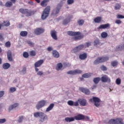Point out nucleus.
I'll use <instances>...</instances> for the list:
<instances>
[{"label": "nucleus", "instance_id": "nucleus-17", "mask_svg": "<svg viewBox=\"0 0 124 124\" xmlns=\"http://www.w3.org/2000/svg\"><path fill=\"white\" fill-rule=\"evenodd\" d=\"M7 59L9 62H12L13 58H12V52L11 50H9L7 52Z\"/></svg>", "mask_w": 124, "mask_h": 124}, {"label": "nucleus", "instance_id": "nucleus-52", "mask_svg": "<svg viewBox=\"0 0 124 124\" xmlns=\"http://www.w3.org/2000/svg\"><path fill=\"white\" fill-rule=\"evenodd\" d=\"M116 17L117 19H124V16L122 15H117Z\"/></svg>", "mask_w": 124, "mask_h": 124}, {"label": "nucleus", "instance_id": "nucleus-31", "mask_svg": "<svg viewBox=\"0 0 124 124\" xmlns=\"http://www.w3.org/2000/svg\"><path fill=\"white\" fill-rule=\"evenodd\" d=\"M62 68V63H59L56 66V70H61Z\"/></svg>", "mask_w": 124, "mask_h": 124}, {"label": "nucleus", "instance_id": "nucleus-46", "mask_svg": "<svg viewBox=\"0 0 124 124\" xmlns=\"http://www.w3.org/2000/svg\"><path fill=\"white\" fill-rule=\"evenodd\" d=\"M100 68L103 71H106L107 70V67L104 65L101 66Z\"/></svg>", "mask_w": 124, "mask_h": 124}, {"label": "nucleus", "instance_id": "nucleus-33", "mask_svg": "<svg viewBox=\"0 0 124 124\" xmlns=\"http://www.w3.org/2000/svg\"><path fill=\"white\" fill-rule=\"evenodd\" d=\"M99 81H100V78H93V82L94 84H98L99 83Z\"/></svg>", "mask_w": 124, "mask_h": 124}, {"label": "nucleus", "instance_id": "nucleus-40", "mask_svg": "<svg viewBox=\"0 0 124 124\" xmlns=\"http://www.w3.org/2000/svg\"><path fill=\"white\" fill-rule=\"evenodd\" d=\"M27 44L31 47H34V43H32L31 41H27Z\"/></svg>", "mask_w": 124, "mask_h": 124}, {"label": "nucleus", "instance_id": "nucleus-36", "mask_svg": "<svg viewBox=\"0 0 124 124\" xmlns=\"http://www.w3.org/2000/svg\"><path fill=\"white\" fill-rule=\"evenodd\" d=\"M101 36L102 38H106V37L108 36V34L106 32H102Z\"/></svg>", "mask_w": 124, "mask_h": 124}, {"label": "nucleus", "instance_id": "nucleus-60", "mask_svg": "<svg viewBox=\"0 0 124 124\" xmlns=\"http://www.w3.org/2000/svg\"><path fill=\"white\" fill-rule=\"evenodd\" d=\"M79 102L78 101H76L75 102H74V106H79Z\"/></svg>", "mask_w": 124, "mask_h": 124}, {"label": "nucleus", "instance_id": "nucleus-62", "mask_svg": "<svg viewBox=\"0 0 124 124\" xmlns=\"http://www.w3.org/2000/svg\"><path fill=\"white\" fill-rule=\"evenodd\" d=\"M37 75H43V71H39L37 73Z\"/></svg>", "mask_w": 124, "mask_h": 124}, {"label": "nucleus", "instance_id": "nucleus-16", "mask_svg": "<svg viewBox=\"0 0 124 124\" xmlns=\"http://www.w3.org/2000/svg\"><path fill=\"white\" fill-rule=\"evenodd\" d=\"M103 29H110V24H102L98 27V30H102Z\"/></svg>", "mask_w": 124, "mask_h": 124}, {"label": "nucleus", "instance_id": "nucleus-34", "mask_svg": "<svg viewBox=\"0 0 124 124\" xmlns=\"http://www.w3.org/2000/svg\"><path fill=\"white\" fill-rule=\"evenodd\" d=\"M84 23H85V21L83 19H79L78 20V24L79 26H83Z\"/></svg>", "mask_w": 124, "mask_h": 124}, {"label": "nucleus", "instance_id": "nucleus-58", "mask_svg": "<svg viewBox=\"0 0 124 124\" xmlns=\"http://www.w3.org/2000/svg\"><path fill=\"white\" fill-rule=\"evenodd\" d=\"M122 23V21L120 19H117L115 20V24H117L118 25L121 24Z\"/></svg>", "mask_w": 124, "mask_h": 124}, {"label": "nucleus", "instance_id": "nucleus-30", "mask_svg": "<svg viewBox=\"0 0 124 124\" xmlns=\"http://www.w3.org/2000/svg\"><path fill=\"white\" fill-rule=\"evenodd\" d=\"M48 1H49V0H43L41 2V5L44 7H45V6L47 5V2H48Z\"/></svg>", "mask_w": 124, "mask_h": 124}, {"label": "nucleus", "instance_id": "nucleus-35", "mask_svg": "<svg viewBox=\"0 0 124 124\" xmlns=\"http://www.w3.org/2000/svg\"><path fill=\"white\" fill-rule=\"evenodd\" d=\"M29 54L31 57H34L36 55V52L34 50L30 51Z\"/></svg>", "mask_w": 124, "mask_h": 124}, {"label": "nucleus", "instance_id": "nucleus-37", "mask_svg": "<svg viewBox=\"0 0 124 124\" xmlns=\"http://www.w3.org/2000/svg\"><path fill=\"white\" fill-rule=\"evenodd\" d=\"M5 6L6 7H11L12 6V2L11 1H7L5 3Z\"/></svg>", "mask_w": 124, "mask_h": 124}, {"label": "nucleus", "instance_id": "nucleus-19", "mask_svg": "<svg viewBox=\"0 0 124 124\" xmlns=\"http://www.w3.org/2000/svg\"><path fill=\"white\" fill-rule=\"evenodd\" d=\"M78 101L81 106H86L87 104V100L85 99H78Z\"/></svg>", "mask_w": 124, "mask_h": 124}, {"label": "nucleus", "instance_id": "nucleus-13", "mask_svg": "<svg viewBox=\"0 0 124 124\" xmlns=\"http://www.w3.org/2000/svg\"><path fill=\"white\" fill-rule=\"evenodd\" d=\"M84 47H85V46H84V45H80L74 47L73 49L74 53H77V52L81 51V50H82V49L84 48Z\"/></svg>", "mask_w": 124, "mask_h": 124}, {"label": "nucleus", "instance_id": "nucleus-5", "mask_svg": "<svg viewBox=\"0 0 124 124\" xmlns=\"http://www.w3.org/2000/svg\"><path fill=\"white\" fill-rule=\"evenodd\" d=\"M108 124H124L123 122V118H117L115 119H110L108 121Z\"/></svg>", "mask_w": 124, "mask_h": 124}, {"label": "nucleus", "instance_id": "nucleus-11", "mask_svg": "<svg viewBox=\"0 0 124 124\" xmlns=\"http://www.w3.org/2000/svg\"><path fill=\"white\" fill-rule=\"evenodd\" d=\"M79 90L80 92H82V93H85V94H86L87 95H90L91 93L90 90H89L88 88L80 87Z\"/></svg>", "mask_w": 124, "mask_h": 124}, {"label": "nucleus", "instance_id": "nucleus-12", "mask_svg": "<svg viewBox=\"0 0 124 124\" xmlns=\"http://www.w3.org/2000/svg\"><path fill=\"white\" fill-rule=\"evenodd\" d=\"M101 80L103 83H110V82H111L110 78L108 77L107 75H104V76L102 77Z\"/></svg>", "mask_w": 124, "mask_h": 124}, {"label": "nucleus", "instance_id": "nucleus-54", "mask_svg": "<svg viewBox=\"0 0 124 124\" xmlns=\"http://www.w3.org/2000/svg\"><path fill=\"white\" fill-rule=\"evenodd\" d=\"M23 119H24V117L23 116H20L18 120V123H22V121H23Z\"/></svg>", "mask_w": 124, "mask_h": 124}, {"label": "nucleus", "instance_id": "nucleus-8", "mask_svg": "<svg viewBox=\"0 0 124 124\" xmlns=\"http://www.w3.org/2000/svg\"><path fill=\"white\" fill-rule=\"evenodd\" d=\"M45 104H46V101L45 100H41L38 102V104L36 106V108L38 110L42 108V107H44L45 106Z\"/></svg>", "mask_w": 124, "mask_h": 124}, {"label": "nucleus", "instance_id": "nucleus-51", "mask_svg": "<svg viewBox=\"0 0 124 124\" xmlns=\"http://www.w3.org/2000/svg\"><path fill=\"white\" fill-rule=\"evenodd\" d=\"M67 4L70 5V4H72V3H74V0H67Z\"/></svg>", "mask_w": 124, "mask_h": 124}, {"label": "nucleus", "instance_id": "nucleus-39", "mask_svg": "<svg viewBox=\"0 0 124 124\" xmlns=\"http://www.w3.org/2000/svg\"><path fill=\"white\" fill-rule=\"evenodd\" d=\"M23 56L24 57V58H25L26 59H27V58H29V53H28V52L27 51L24 52L23 53Z\"/></svg>", "mask_w": 124, "mask_h": 124}, {"label": "nucleus", "instance_id": "nucleus-23", "mask_svg": "<svg viewBox=\"0 0 124 124\" xmlns=\"http://www.w3.org/2000/svg\"><path fill=\"white\" fill-rule=\"evenodd\" d=\"M88 56L87 55V53H84L83 54H80L79 56V58L80 60H86V59L87 58Z\"/></svg>", "mask_w": 124, "mask_h": 124}, {"label": "nucleus", "instance_id": "nucleus-55", "mask_svg": "<svg viewBox=\"0 0 124 124\" xmlns=\"http://www.w3.org/2000/svg\"><path fill=\"white\" fill-rule=\"evenodd\" d=\"M22 73L23 74H25V73L27 72V68L24 67L21 71Z\"/></svg>", "mask_w": 124, "mask_h": 124}, {"label": "nucleus", "instance_id": "nucleus-20", "mask_svg": "<svg viewBox=\"0 0 124 124\" xmlns=\"http://www.w3.org/2000/svg\"><path fill=\"white\" fill-rule=\"evenodd\" d=\"M44 62V61L43 60H40L34 63L35 67H39L41 64H42Z\"/></svg>", "mask_w": 124, "mask_h": 124}, {"label": "nucleus", "instance_id": "nucleus-26", "mask_svg": "<svg viewBox=\"0 0 124 124\" xmlns=\"http://www.w3.org/2000/svg\"><path fill=\"white\" fill-rule=\"evenodd\" d=\"M19 105L18 103H15L14 105L11 106L9 108V111L10 112L12 109H14V108H16V107H17V106Z\"/></svg>", "mask_w": 124, "mask_h": 124}, {"label": "nucleus", "instance_id": "nucleus-47", "mask_svg": "<svg viewBox=\"0 0 124 124\" xmlns=\"http://www.w3.org/2000/svg\"><path fill=\"white\" fill-rule=\"evenodd\" d=\"M10 93H14V92H16V88L15 87H11L9 90Z\"/></svg>", "mask_w": 124, "mask_h": 124}, {"label": "nucleus", "instance_id": "nucleus-18", "mask_svg": "<svg viewBox=\"0 0 124 124\" xmlns=\"http://www.w3.org/2000/svg\"><path fill=\"white\" fill-rule=\"evenodd\" d=\"M73 18V16H68L66 19H64L62 22L63 25H67L70 22V20Z\"/></svg>", "mask_w": 124, "mask_h": 124}, {"label": "nucleus", "instance_id": "nucleus-45", "mask_svg": "<svg viewBox=\"0 0 124 124\" xmlns=\"http://www.w3.org/2000/svg\"><path fill=\"white\" fill-rule=\"evenodd\" d=\"M115 82L117 85H121V83H122V80H121L120 78H118L116 79Z\"/></svg>", "mask_w": 124, "mask_h": 124}, {"label": "nucleus", "instance_id": "nucleus-64", "mask_svg": "<svg viewBox=\"0 0 124 124\" xmlns=\"http://www.w3.org/2000/svg\"><path fill=\"white\" fill-rule=\"evenodd\" d=\"M47 50L48 51H52V50H53V48H52L51 47L49 46V47H47Z\"/></svg>", "mask_w": 124, "mask_h": 124}, {"label": "nucleus", "instance_id": "nucleus-56", "mask_svg": "<svg viewBox=\"0 0 124 124\" xmlns=\"http://www.w3.org/2000/svg\"><path fill=\"white\" fill-rule=\"evenodd\" d=\"M6 122V120L5 119H0V124H4Z\"/></svg>", "mask_w": 124, "mask_h": 124}, {"label": "nucleus", "instance_id": "nucleus-49", "mask_svg": "<svg viewBox=\"0 0 124 124\" xmlns=\"http://www.w3.org/2000/svg\"><path fill=\"white\" fill-rule=\"evenodd\" d=\"M5 45L7 47V48H9V47L11 46V43H10V42L8 41L6 42V43L5 44Z\"/></svg>", "mask_w": 124, "mask_h": 124}, {"label": "nucleus", "instance_id": "nucleus-50", "mask_svg": "<svg viewBox=\"0 0 124 124\" xmlns=\"http://www.w3.org/2000/svg\"><path fill=\"white\" fill-rule=\"evenodd\" d=\"M63 65L65 67H69L71 66V64L68 63V62H65L63 63Z\"/></svg>", "mask_w": 124, "mask_h": 124}, {"label": "nucleus", "instance_id": "nucleus-7", "mask_svg": "<svg viewBox=\"0 0 124 124\" xmlns=\"http://www.w3.org/2000/svg\"><path fill=\"white\" fill-rule=\"evenodd\" d=\"M19 11L22 14L26 15V16H31V14L33 13L32 11L29 10L28 9L21 8L19 10Z\"/></svg>", "mask_w": 124, "mask_h": 124}, {"label": "nucleus", "instance_id": "nucleus-25", "mask_svg": "<svg viewBox=\"0 0 124 124\" xmlns=\"http://www.w3.org/2000/svg\"><path fill=\"white\" fill-rule=\"evenodd\" d=\"M102 20L101 16H97L94 19V23H100Z\"/></svg>", "mask_w": 124, "mask_h": 124}, {"label": "nucleus", "instance_id": "nucleus-59", "mask_svg": "<svg viewBox=\"0 0 124 124\" xmlns=\"http://www.w3.org/2000/svg\"><path fill=\"white\" fill-rule=\"evenodd\" d=\"M4 95V91H0V98Z\"/></svg>", "mask_w": 124, "mask_h": 124}, {"label": "nucleus", "instance_id": "nucleus-22", "mask_svg": "<svg viewBox=\"0 0 124 124\" xmlns=\"http://www.w3.org/2000/svg\"><path fill=\"white\" fill-rule=\"evenodd\" d=\"M65 121L67 123H71V122H74L75 121V117H66L65 118Z\"/></svg>", "mask_w": 124, "mask_h": 124}, {"label": "nucleus", "instance_id": "nucleus-28", "mask_svg": "<svg viewBox=\"0 0 124 124\" xmlns=\"http://www.w3.org/2000/svg\"><path fill=\"white\" fill-rule=\"evenodd\" d=\"M2 25V27H9L10 26V22L8 20L4 21Z\"/></svg>", "mask_w": 124, "mask_h": 124}, {"label": "nucleus", "instance_id": "nucleus-44", "mask_svg": "<svg viewBox=\"0 0 124 124\" xmlns=\"http://www.w3.org/2000/svg\"><path fill=\"white\" fill-rule=\"evenodd\" d=\"M67 74H70V75H75V73L74 70H71L67 72Z\"/></svg>", "mask_w": 124, "mask_h": 124}, {"label": "nucleus", "instance_id": "nucleus-32", "mask_svg": "<svg viewBox=\"0 0 124 124\" xmlns=\"http://www.w3.org/2000/svg\"><path fill=\"white\" fill-rule=\"evenodd\" d=\"M124 49V45L122 46H118L115 48V51H122Z\"/></svg>", "mask_w": 124, "mask_h": 124}, {"label": "nucleus", "instance_id": "nucleus-1", "mask_svg": "<svg viewBox=\"0 0 124 124\" xmlns=\"http://www.w3.org/2000/svg\"><path fill=\"white\" fill-rule=\"evenodd\" d=\"M67 33L70 36H74L72 37V41H77V40H80L82 38H84V35L81 34L80 31H68Z\"/></svg>", "mask_w": 124, "mask_h": 124}, {"label": "nucleus", "instance_id": "nucleus-2", "mask_svg": "<svg viewBox=\"0 0 124 124\" xmlns=\"http://www.w3.org/2000/svg\"><path fill=\"white\" fill-rule=\"evenodd\" d=\"M33 116L35 118H41L40 120V123H43L45 120H48V116L46 115L44 113L42 112H36L33 114Z\"/></svg>", "mask_w": 124, "mask_h": 124}, {"label": "nucleus", "instance_id": "nucleus-53", "mask_svg": "<svg viewBox=\"0 0 124 124\" xmlns=\"http://www.w3.org/2000/svg\"><path fill=\"white\" fill-rule=\"evenodd\" d=\"M98 44H99V40H95L94 41V46H96V45H98Z\"/></svg>", "mask_w": 124, "mask_h": 124}, {"label": "nucleus", "instance_id": "nucleus-10", "mask_svg": "<svg viewBox=\"0 0 124 124\" xmlns=\"http://www.w3.org/2000/svg\"><path fill=\"white\" fill-rule=\"evenodd\" d=\"M45 31L44 29L42 28H38L35 29L34 30V33L36 34V35H40L41 33H43Z\"/></svg>", "mask_w": 124, "mask_h": 124}, {"label": "nucleus", "instance_id": "nucleus-6", "mask_svg": "<svg viewBox=\"0 0 124 124\" xmlns=\"http://www.w3.org/2000/svg\"><path fill=\"white\" fill-rule=\"evenodd\" d=\"M75 120L76 121H82L84 120V121H89L90 120V118L88 116H85V115H83L82 114H79L77 116H75Z\"/></svg>", "mask_w": 124, "mask_h": 124}, {"label": "nucleus", "instance_id": "nucleus-9", "mask_svg": "<svg viewBox=\"0 0 124 124\" xmlns=\"http://www.w3.org/2000/svg\"><path fill=\"white\" fill-rule=\"evenodd\" d=\"M93 101L96 107L100 106V99L97 97H93Z\"/></svg>", "mask_w": 124, "mask_h": 124}, {"label": "nucleus", "instance_id": "nucleus-42", "mask_svg": "<svg viewBox=\"0 0 124 124\" xmlns=\"http://www.w3.org/2000/svg\"><path fill=\"white\" fill-rule=\"evenodd\" d=\"M115 10H119V9H121V4H116L115 6Z\"/></svg>", "mask_w": 124, "mask_h": 124}, {"label": "nucleus", "instance_id": "nucleus-57", "mask_svg": "<svg viewBox=\"0 0 124 124\" xmlns=\"http://www.w3.org/2000/svg\"><path fill=\"white\" fill-rule=\"evenodd\" d=\"M4 39L3 38V34L0 33V41H2Z\"/></svg>", "mask_w": 124, "mask_h": 124}, {"label": "nucleus", "instance_id": "nucleus-27", "mask_svg": "<svg viewBox=\"0 0 124 124\" xmlns=\"http://www.w3.org/2000/svg\"><path fill=\"white\" fill-rule=\"evenodd\" d=\"M2 67L3 69H8L10 67V64L9 63H4L3 64Z\"/></svg>", "mask_w": 124, "mask_h": 124}, {"label": "nucleus", "instance_id": "nucleus-15", "mask_svg": "<svg viewBox=\"0 0 124 124\" xmlns=\"http://www.w3.org/2000/svg\"><path fill=\"white\" fill-rule=\"evenodd\" d=\"M51 37L54 40H58V36H57V31L55 30H51L50 31Z\"/></svg>", "mask_w": 124, "mask_h": 124}, {"label": "nucleus", "instance_id": "nucleus-41", "mask_svg": "<svg viewBox=\"0 0 124 124\" xmlns=\"http://www.w3.org/2000/svg\"><path fill=\"white\" fill-rule=\"evenodd\" d=\"M75 75H76V74H81L82 73V71L80 70H75Z\"/></svg>", "mask_w": 124, "mask_h": 124}, {"label": "nucleus", "instance_id": "nucleus-43", "mask_svg": "<svg viewBox=\"0 0 124 124\" xmlns=\"http://www.w3.org/2000/svg\"><path fill=\"white\" fill-rule=\"evenodd\" d=\"M67 104L70 106H73L74 105V102H73V101L72 100H69L67 102Z\"/></svg>", "mask_w": 124, "mask_h": 124}, {"label": "nucleus", "instance_id": "nucleus-63", "mask_svg": "<svg viewBox=\"0 0 124 124\" xmlns=\"http://www.w3.org/2000/svg\"><path fill=\"white\" fill-rule=\"evenodd\" d=\"M90 46H91V43H86V47H89Z\"/></svg>", "mask_w": 124, "mask_h": 124}, {"label": "nucleus", "instance_id": "nucleus-3", "mask_svg": "<svg viewBox=\"0 0 124 124\" xmlns=\"http://www.w3.org/2000/svg\"><path fill=\"white\" fill-rule=\"evenodd\" d=\"M51 9V7L49 6H47L43 12V14L41 16V18L42 20H45L48 16H49V14H50V10Z\"/></svg>", "mask_w": 124, "mask_h": 124}, {"label": "nucleus", "instance_id": "nucleus-21", "mask_svg": "<svg viewBox=\"0 0 124 124\" xmlns=\"http://www.w3.org/2000/svg\"><path fill=\"white\" fill-rule=\"evenodd\" d=\"M52 56L54 57V58H60V54H59V52L56 50L52 51Z\"/></svg>", "mask_w": 124, "mask_h": 124}, {"label": "nucleus", "instance_id": "nucleus-29", "mask_svg": "<svg viewBox=\"0 0 124 124\" xmlns=\"http://www.w3.org/2000/svg\"><path fill=\"white\" fill-rule=\"evenodd\" d=\"M28 35V31H22L20 33V36L25 37Z\"/></svg>", "mask_w": 124, "mask_h": 124}, {"label": "nucleus", "instance_id": "nucleus-14", "mask_svg": "<svg viewBox=\"0 0 124 124\" xmlns=\"http://www.w3.org/2000/svg\"><path fill=\"white\" fill-rule=\"evenodd\" d=\"M61 8H62V4H59L56 7V9L53 10V14H55V15H57V14H59L60 10H61Z\"/></svg>", "mask_w": 124, "mask_h": 124}, {"label": "nucleus", "instance_id": "nucleus-61", "mask_svg": "<svg viewBox=\"0 0 124 124\" xmlns=\"http://www.w3.org/2000/svg\"><path fill=\"white\" fill-rule=\"evenodd\" d=\"M97 87V85L96 84H95L94 85H93L91 89L93 91V90H94V89H96V87Z\"/></svg>", "mask_w": 124, "mask_h": 124}, {"label": "nucleus", "instance_id": "nucleus-4", "mask_svg": "<svg viewBox=\"0 0 124 124\" xmlns=\"http://www.w3.org/2000/svg\"><path fill=\"white\" fill-rule=\"evenodd\" d=\"M107 61H109V57L108 56L101 57L95 60L93 63L95 64H98V63H100V62H107Z\"/></svg>", "mask_w": 124, "mask_h": 124}, {"label": "nucleus", "instance_id": "nucleus-48", "mask_svg": "<svg viewBox=\"0 0 124 124\" xmlns=\"http://www.w3.org/2000/svg\"><path fill=\"white\" fill-rule=\"evenodd\" d=\"M111 65L113 67L117 66V65H118V62L113 61L112 62H111Z\"/></svg>", "mask_w": 124, "mask_h": 124}, {"label": "nucleus", "instance_id": "nucleus-38", "mask_svg": "<svg viewBox=\"0 0 124 124\" xmlns=\"http://www.w3.org/2000/svg\"><path fill=\"white\" fill-rule=\"evenodd\" d=\"M92 76V75L91 74L86 73L82 75V77L84 78H90Z\"/></svg>", "mask_w": 124, "mask_h": 124}, {"label": "nucleus", "instance_id": "nucleus-24", "mask_svg": "<svg viewBox=\"0 0 124 124\" xmlns=\"http://www.w3.org/2000/svg\"><path fill=\"white\" fill-rule=\"evenodd\" d=\"M55 106V104L52 103L51 104L48 108H46V112H49V111H51L54 108V107Z\"/></svg>", "mask_w": 124, "mask_h": 124}]
</instances>
